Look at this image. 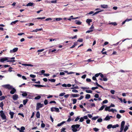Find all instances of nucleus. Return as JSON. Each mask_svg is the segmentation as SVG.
Returning <instances> with one entry per match:
<instances>
[{
    "label": "nucleus",
    "instance_id": "nucleus-1",
    "mask_svg": "<svg viewBox=\"0 0 132 132\" xmlns=\"http://www.w3.org/2000/svg\"><path fill=\"white\" fill-rule=\"evenodd\" d=\"M3 87L6 89H12V90L10 92V93L11 94H14L16 91L14 88H13L12 86L9 84L4 85L3 86Z\"/></svg>",
    "mask_w": 132,
    "mask_h": 132
},
{
    "label": "nucleus",
    "instance_id": "nucleus-2",
    "mask_svg": "<svg viewBox=\"0 0 132 132\" xmlns=\"http://www.w3.org/2000/svg\"><path fill=\"white\" fill-rule=\"evenodd\" d=\"M80 126V125L79 124L73 125L71 126L72 131L73 132H76L79 130L81 128H79L78 129H77L79 128Z\"/></svg>",
    "mask_w": 132,
    "mask_h": 132
},
{
    "label": "nucleus",
    "instance_id": "nucleus-3",
    "mask_svg": "<svg viewBox=\"0 0 132 132\" xmlns=\"http://www.w3.org/2000/svg\"><path fill=\"white\" fill-rule=\"evenodd\" d=\"M0 116L2 120H7L6 117L5 115V113L2 110L0 111Z\"/></svg>",
    "mask_w": 132,
    "mask_h": 132
},
{
    "label": "nucleus",
    "instance_id": "nucleus-4",
    "mask_svg": "<svg viewBox=\"0 0 132 132\" xmlns=\"http://www.w3.org/2000/svg\"><path fill=\"white\" fill-rule=\"evenodd\" d=\"M110 108L109 107V106H106L105 108V110L106 111H108L109 112H114V111L116 112H117V111L115 109H110Z\"/></svg>",
    "mask_w": 132,
    "mask_h": 132
},
{
    "label": "nucleus",
    "instance_id": "nucleus-5",
    "mask_svg": "<svg viewBox=\"0 0 132 132\" xmlns=\"http://www.w3.org/2000/svg\"><path fill=\"white\" fill-rule=\"evenodd\" d=\"M51 109L52 112L56 111L58 112H60L59 109L57 108L52 107L51 108Z\"/></svg>",
    "mask_w": 132,
    "mask_h": 132
},
{
    "label": "nucleus",
    "instance_id": "nucleus-6",
    "mask_svg": "<svg viewBox=\"0 0 132 132\" xmlns=\"http://www.w3.org/2000/svg\"><path fill=\"white\" fill-rule=\"evenodd\" d=\"M43 104H41L40 103H38L37 104L36 109L38 110L40 108H41L43 107Z\"/></svg>",
    "mask_w": 132,
    "mask_h": 132
},
{
    "label": "nucleus",
    "instance_id": "nucleus-7",
    "mask_svg": "<svg viewBox=\"0 0 132 132\" xmlns=\"http://www.w3.org/2000/svg\"><path fill=\"white\" fill-rule=\"evenodd\" d=\"M18 98V96L16 94H14L12 97V98L14 101L17 100Z\"/></svg>",
    "mask_w": 132,
    "mask_h": 132
},
{
    "label": "nucleus",
    "instance_id": "nucleus-8",
    "mask_svg": "<svg viewBox=\"0 0 132 132\" xmlns=\"http://www.w3.org/2000/svg\"><path fill=\"white\" fill-rule=\"evenodd\" d=\"M18 50V47L15 48H13L12 50H11L10 51V52L11 53H12L16 52Z\"/></svg>",
    "mask_w": 132,
    "mask_h": 132
},
{
    "label": "nucleus",
    "instance_id": "nucleus-9",
    "mask_svg": "<svg viewBox=\"0 0 132 132\" xmlns=\"http://www.w3.org/2000/svg\"><path fill=\"white\" fill-rule=\"evenodd\" d=\"M9 58L7 57H6L5 58H1L0 60V62H3L5 61H7L8 60V58Z\"/></svg>",
    "mask_w": 132,
    "mask_h": 132
},
{
    "label": "nucleus",
    "instance_id": "nucleus-10",
    "mask_svg": "<svg viewBox=\"0 0 132 132\" xmlns=\"http://www.w3.org/2000/svg\"><path fill=\"white\" fill-rule=\"evenodd\" d=\"M33 86H35L36 87H46V86L40 85H36V84H33Z\"/></svg>",
    "mask_w": 132,
    "mask_h": 132
},
{
    "label": "nucleus",
    "instance_id": "nucleus-11",
    "mask_svg": "<svg viewBox=\"0 0 132 132\" xmlns=\"http://www.w3.org/2000/svg\"><path fill=\"white\" fill-rule=\"evenodd\" d=\"M14 113L13 112H11V111L10 112H9V114L11 116V118L12 119L13 118V116Z\"/></svg>",
    "mask_w": 132,
    "mask_h": 132
},
{
    "label": "nucleus",
    "instance_id": "nucleus-12",
    "mask_svg": "<svg viewBox=\"0 0 132 132\" xmlns=\"http://www.w3.org/2000/svg\"><path fill=\"white\" fill-rule=\"evenodd\" d=\"M101 7L103 8H108V6L107 5H101Z\"/></svg>",
    "mask_w": 132,
    "mask_h": 132
},
{
    "label": "nucleus",
    "instance_id": "nucleus-13",
    "mask_svg": "<svg viewBox=\"0 0 132 132\" xmlns=\"http://www.w3.org/2000/svg\"><path fill=\"white\" fill-rule=\"evenodd\" d=\"M72 96L73 97H78L79 96V94H72L71 95V96Z\"/></svg>",
    "mask_w": 132,
    "mask_h": 132
},
{
    "label": "nucleus",
    "instance_id": "nucleus-14",
    "mask_svg": "<svg viewBox=\"0 0 132 132\" xmlns=\"http://www.w3.org/2000/svg\"><path fill=\"white\" fill-rule=\"evenodd\" d=\"M25 128L24 127L22 126L21 128V130H19L20 132H24L23 131L25 129Z\"/></svg>",
    "mask_w": 132,
    "mask_h": 132
},
{
    "label": "nucleus",
    "instance_id": "nucleus-15",
    "mask_svg": "<svg viewBox=\"0 0 132 132\" xmlns=\"http://www.w3.org/2000/svg\"><path fill=\"white\" fill-rule=\"evenodd\" d=\"M66 122L65 121H63L60 123H58L57 126L58 127H59L61 126L62 125H63L64 123H65Z\"/></svg>",
    "mask_w": 132,
    "mask_h": 132
},
{
    "label": "nucleus",
    "instance_id": "nucleus-16",
    "mask_svg": "<svg viewBox=\"0 0 132 132\" xmlns=\"http://www.w3.org/2000/svg\"><path fill=\"white\" fill-rule=\"evenodd\" d=\"M36 117L37 118H40V114L39 111H37L36 114Z\"/></svg>",
    "mask_w": 132,
    "mask_h": 132
},
{
    "label": "nucleus",
    "instance_id": "nucleus-17",
    "mask_svg": "<svg viewBox=\"0 0 132 132\" xmlns=\"http://www.w3.org/2000/svg\"><path fill=\"white\" fill-rule=\"evenodd\" d=\"M86 22L88 24H90V23L92 22V20L88 19H87L86 20Z\"/></svg>",
    "mask_w": 132,
    "mask_h": 132
},
{
    "label": "nucleus",
    "instance_id": "nucleus-18",
    "mask_svg": "<svg viewBox=\"0 0 132 132\" xmlns=\"http://www.w3.org/2000/svg\"><path fill=\"white\" fill-rule=\"evenodd\" d=\"M23 93L22 94V95L23 97H25L27 95V94L26 92H23Z\"/></svg>",
    "mask_w": 132,
    "mask_h": 132
},
{
    "label": "nucleus",
    "instance_id": "nucleus-19",
    "mask_svg": "<svg viewBox=\"0 0 132 132\" xmlns=\"http://www.w3.org/2000/svg\"><path fill=\"white\" fill-rule=\"evenodd\" d=\"M28 101V99H26L25 100H23V105H25L26 104Z\"/></svg>",
    "mask_w": 132,
    "mask_h": 132
},
{
    "label": "nucleus",
    "instance_id": "nucleus-20",
    "mask_svg": "<svg viewBox=\"0 0 132 132\" xmlns=\"http://www.w3.org/2000/svg\"><path fill=\"white\" fill-rule=\"evenodd\" d=\"M34 4L33 3L29 2L27 4L26 6H32Z\"/></svg>",
    "mask_w": 132,
    "mask_h": 132
},
{
    "label": "nucleus",
    "instance_id": "nucleus-21",
    "mask_svg": "<svg viewBox=\"0 0 132 132\" xmlns=\"http://www.w3.org/2000/svg\"><path fill=\"white\" fill-rule=\"evenodd\" d=\"M95 84L97 86L100 87V88H101L103 89V87L102 86H101V85H100L99 84H98V82H97V81H96V82Z\"/></svg>",
    "mask_w": 132,
    "mask_h": 132
},
{
    "label": "nucleus",
    "instance_id": "nucleus-22",
    "mask_svg": "<svg viewBox=\"0 0 132 132\" xmlns=\"http://www.w3.org/2000/svg\"><path fill=\"white\" fill-rule=\"evenodd\" d=\"M110 24L113 25L114 26H116L117 25V23L116 22H112L109 23Z\"/></svg>",
    "mask_w": 132,
    "mask_h": 132
},
{
    "label": "nucleus",
    "instance_id": "nucleus-23",
    "mask_svg": "<svg viewBox=\"0 0 132 132\" xmlns=\"http://www.w3.org/2000/svg\"><path fill=\"white\" fill-rule=\"evenodd\" d=\"M90 97V94H87L85 96V98L87 99H89Z\"/></svg>",
    "mask_w": 132,
    "mask_h": 132
},
{
    "label": "nucleus",
    "instance_id": "nucleus-24",
    "mask_svg": "<svg viewBox=\"0 0 132 132\" xmlns=\"http://www.w3.org/2000/svg\"><path fill=\"white\" fill-rule=\"evenodd\" d=\"M105 105H103L102 106H101V108L98 110L99 111H101L104 108H105Z\"/></svg>",
    "mask_w": 132,
    "mask_h": 132
},
{
    "label": "nucleus",
    "instance_id": "nucleus-25",
    "mask_svg": "<svg viewBox=\"0 0 132 132\" xmlns=\"http://www.w3.org/2000/svg\"><path fill=\"white\" fill-rule=\"evenodd\" d=\"M18 20H16L14 21H13L11 23V24L12 25H13V24H15L16 23L18 22Z\"/></svg>",
    "mask_w": 132,
    "mask_h": 132
},
{
    "label": "nucleus",
    "instance_id": "nucleus-26",
    "mask_svg": "<svg viewBox=\"0 0 132 132\" xmlns=\"http://www.w3.org/2000/svg\"><path fill=\"white\" fill-rule=\"evenodd\" d=\"M75 21L77 22H76V23L78 25H80L81 23V22L80 21H78L77 20H76Z\"/></svg>",
    "mask_w": 132,
    "mask_h": 132
},
{
    "label": "nucleus",
    "instance_id": "nucleus-27",
    "mask_svg": "<svg viewBox=\"0 0 132 132\" xmlns=\"http://www.w3.org/2000/svg\"><path fill=\"white\" fill-rule=\"evenodd\" d=\"M110 119V118L109 116H107L105 118V120H109Z\"/></svg>",
    "mask_w": 132,
    "mask_h": 132
},
{
    "label": "nucleus",
    "instance_id": "nucleus-28",
    "mask_svg": "<svg viewBox=\"0 0 132 132\" xmlns=\"http://www.w3.org/2000/svg\"><path fill=\"white\" fill-rule=\"evenodd\" d=\"M119 126V125L118 124H116L114 125H112V128H115L117 127H118Z\"/></svg>",
    "mask_w": 132,
    "mask_h": 132
},
{
    "label": "nucleus",
    "instance_id": "nucleus-29",
    "mask_svg": "<svg viewBox=\"0 0 132 132\" xmlns=\"http://www.w3.org/2000/svg\"><path fill=\"white\" fill-rule=\"evenodd\" d=\"M112 127V125L111 124H109L107 128L109 129L111 128Z\"/></svg>",
    "mask_w": 132,
    "mask_h": 132
},
{
    "label": "nucleus",
    "instance_id": "nucleus-30",
    "mask_svg": "<svg viewBox=\"0 0 132 132\" xmlns=\"http://www.w3.org/2000/svg\"><path fill=\"white\" fill-rule=\"evenodd\" d=\"M41 98V96H37L35 97L34 99L35 100H39Z\"/></svg>",
    "mask_w": 132,
    "mask_h": 132
},
{
    "label": "nucleus",
    "instance_id": "nucleus-31",
    "mask_svg": "<svg viewBox=\"0 0 132 132\" xmlns=\"http://www.w3.org/2000/svg\"><path fill=\"white\" fill-rule=\"evenodd\" d=\"M41 122L42 123L41 124V127L42 128H44L45 127V125L44 123H43V121H41Z\"/></svg>",
    "mask_w": 132,
    "mask_h": 132
},
{
    "label": "nucleus",
    "instance_id": "nucleus-32",
    "mask_svg": "<svg viewBox=\"0 0 132 132\" xmlns=\"http://www.w3.org/2000/svg\"><path fill=\"white\" fill-rule=\"evenodd\" d=\"M48 80L49 81H50L52 82H55V80L54 79H48Z\"/></svg>",
    "mask_w": 132,
    "mask_h": 132
},
{
    "label": "nucleus",
    "instance_id": "nucleus-33",
    "mask_svg": "<svg viewBox=\"0 0 132 132\" xmlns=\"http://www.w3.org/2000/svg\"><path fill=\"white\" fill-rule=\"evenodd\" d=\"M102 11V10H100V11H96V12H95L93 14V15H95L96 14H98V13L101 12Z\"/></svg>",
    "mask_w": 132,
    "mask_h": 132
},
{
    "label": "nucleus",
    "instance_id": "nucleus-34",
    "mask_svg": "<svg viewBox=\"0 0 132 132\" xmlns=\"http://www.w3.org/2000/svg\"><path fill=\"white\" fill-rule=\"evenodd\" d=\"M45 18V17H43L37 18L35 19H38V20H39V19L42 20V19H44Z\"/></svg>",
    "mask_w": 132,
    "mask_h": 132
},
{
    "label": "nucleus",
    "instance_id": "nucleus-35",
    "mask_svg": "<svg viewBox=\"0 0 132 132\" xmlns=\"http://www.w3.org/2000/svg\"><path fill=\"white\" fill-rule=\"evenodd\" d=\"M69 118L67 121V122H69L71 121V117L70 116H68Z\"/></svg>",
    "mask_w": 132,
    "mask_h": 132
},
{
    "label": "nucleus",
    "instance_id": "nucleus-36",
    "mask_svg": "<svg viewBox=\"0 0 132 132\" xmlns=\"http://www.w3.org/2000/svg\"><path fill=\"white\" fill-rule=\"evenodd\" d=\"M4 106V104L3 102H2L0 103V107L2 108V109H3V106Z\"/></svg>",
    "mask_w": 132,
    "mask_h": 132
},
{
    "label": "nucleus",
    "instance_id": "nucleus-37",
    "mask_svg": "<svg viewBox=\"0 0 132 132\" xmlns=\"http://www.w3.org/2000/svg\"><path fill=\"white\" fill-rule=\"evenodd\" d=\"M5 97L4 96H2L0 97V101H2L5 99Z\"/></svg>",
    "mask_w": 132,
    "mask_h": 132
},
{
    "label": "nucleus",
    "instance_id": "nucleus-38",
    "mask_svg": "<svg viewBox=\"0 0 132 132\" xmlns=\"http://www.w3.org/2000/svg\"><path fill=\"white\" fill-rule=\"evenodd\" d=\"M121 115L120 114H118L117 115V118L119 119L121 118Z\"/></svg>",
    "mask_w": 132,
    "mask_h": 132
},
{
    "label": "nucleus",
    "instance_id": "nucleus-39",
    "mask_svg": "<svg viewBox=\"0 0 132 132\" xmlns=\"http://www.w3.org/2000/svg\"><path fill=\"white\" fill-rule=\"evenodd\" d=\"M98 116H96V117H93L92 118V119L93 120H96L97 118H98Z\"/></svg>",
    "mask_w": 132,
    "mask_h": 132
},
{
    "label": "nucleus",
    "instance_id": "nucleus-40",
    "mask_svg": "<svg viewBox=\"0 0 132 132\" xmlns=\"http://www.w3.org/2000/svg\"><path fill=\"white\" fill-rule=\"evenodd\" d=\"M57 0L52 1L50 2L52 3H57Z\"/></svg>",
    "mask_w": 132,
    "mask_h": 132
},
{
    "label": "nucleus",
    "instance_id": "nucleus-41",
    "mask_svg": "<svg viewBox=\"0 0 132 132\" xmlns=\"http://www.w3.org/2000/svg\"><path fill=\"white\" fill-rule=\"evenodd\" d=\"M128 129V127L127 126H125V128L124 129V132H126L127 130Z\"/></svg>",
    "mask_w": 132,
    "mask_h": 132
},
{
    "label": "nucleus",
    "instance_id": "nucleus-42",
    "mask_svg": "<svg viewBox=\"0 0 132 132\" xmlns=\"http://www.w3.org/2000/svg\"><path fill=\"white\" fill-rule=\"evenodd\" d=\"M77 35H76L75 36H74L73 37H71L69 38L70 39H76L77 38Z\"/></svg>",
    "mask_w": 132,
    "mask_h": 132
},
{
    "label": "nucleus",
    "instance_id": "nucleus-43",
    "mask_svg": "<svg viewBox=\"0 0 132 132\" xmlns=\"http://www.w3.org/2000/svg\"><path fill=\"white\" fill-rule=\"evenodd\" d=\"M55 20L56 21H59L62 20V19L61 18H56Z\"/></svg>",
    "mask_w": 132,
    "mask_h": 132
},
{
    "label": "nucleus",
    "instance_id": "nucleus-44",
    "mask_svg": "<svg viewBox=\"0 0 132 132\" xmlns=\"http://www.w3.org/2000/svg\"><path fill=\"white\" fill-rule=\"evenodd\" d=\"M85 91L86 92L88 93H92V91L90 90H86Z\"/></svg>",
    "mask_w": 132,
    "mask_h": 132
},
{
    "label": "nucleus",
    "instance_id": "nucleus-45",
    "mask_svg": "<svg viewBox=\"0 0 132 132\" xmlns=\"http://www.w3.org/2000/svg\"><path fill=\"white\" fill-rule=\"evenodd\" d=\"M44 104L45 105H46L48 104V101L46 99L45 100L44 102Z\"/></svg>",
    "mask_w": 132,
    "mask_h": 132
},
{
    "label": "nucleus",
    "instance_id": "nucleus-46",
    "mask_svg": "<svg viewBox=\"0 0 132 132\" xmlns=\"http://www.w3.org/2000/svg\"><path fill=\"white\" fill-rule=\"evenodd\" d=\"M125 122L124 121H122L121 122V126H124L125 125Z\"/></svg>",
    "mask_w": 132,
    "mask_h": 132
},
{
    "label": "nucleus",
    "instance_id": "nucleus-47",
    "mask_svg": "<svg viewBox=\"0 0 132 132\" xmlns=\"http://www.w3.org/2000/svg\"><path fill=\"white\" fill-rule=\"evenodd\" d=\"M30 76L32 78H35L36 77V76L32 75V74H31L30 75Z\"/></svg>",
    "mask_w": 132,
    "mask_h": 132
},
{
    "label": "nucleus",
    "instance_id": "nucleus-48",
    "mask_svg": "<svg viewBox=\"0 0 132 132\" xmlns=\"http://www.w3.org/2000/svg\"><path fill=\"white\" fill-rule=\"evenodd\" d=\"M65 94V93H64V92L61 93L59 94V96H63V95H64Z\"/></svg>",
    "mask_w": 132,
    "mask_h": 132
},
{
    "label": "nucleus",
    "instance_id": "nucleus-49",
    "mask_svg": "<svg viewBox=\"0 0 132 132\" xmlns=\"http://www.w3.org/2000/svg\"><path fill=\"white\" fill-rule=\"evenodd\" d=\"M84 120V119L83 117H81L79 121L80 122H82Z\"/></svg>",
    "mask_w": 132,
    "mask_h": 132
},
{
    "label": "nucleus",
    "instance_id": "nucleus-50",
    "mask_svg": "<svg viewBox=\"0 0 132 132\" xmlns=\"http://www.w3.org/2000/svg\"><path fill=\"white\" fill-rule=\"evenodd\" d=\"M93 130L95 132H97L99 130V129L96 128H93Z\"/></svg>",
    "mask_w": 132,
    "mask_h": 132
},
{
    "label": "nucleus",
    "instance_id": "nucleus-51",
    "mask_svg": "<svg viewBox=\"0 0 132 132\" xmlns=\"http://www.w3.org/2000/svg\"><path fill=\"white\" fill-rule=\"evenodd\" d=\"M73 104H75L77 102V100L75 99H73Z\"/></svg>",
    "mask_w": 132,
    "mask_h": 132
},
{
    "label": "nucleus",
    "instance_id": "nucleus-52",
    "mask_svg": "<svg viewBox=\"0 0 132 132\" xmlns=\"http://www.w3.org/2000/svg\"><path fill=\"white\" fill-rule=\"evenodd\" d=\"M80 119L79 116H78L75 119L74 121L75 122H76L79 119Z\"/></svg>",
    "mask_w": 132,
    "mask_h": 132
},
{
    "label": "nucleus",
    "instance_id": "nucleus-53",
    "mask_svg": "<svg viewBox=\"0 0 132 132\" xmlns=\"http://www.w3.org/2000/svg\"><path fill=\"white\" fill-rule=\"evenodd\" d=\"M102 121V118H99L97 120V121L98 122H101Z\"/></svg>",
    "mask_w": 132,
    "mask_h": 132
},
{
    "label": "nucleus",
    "instance_id": "nucleus-54",
    "mask_svg": "<svg viewBox=\"0 0 132 132\" xmlns=\"http://www.w3.org/2000/svg\"><path fill=\"white\" fill-rule=\"evenodd\" d=\"M83 41V39L82 38H79L77 41L78 42H82Z\"/></svg>",
    "mask_w": 132,
    "mask_h": 132
},
{
    "label": "nucleus",
    "instance_id": "nucleus-55",
    "mask_svg": "<svg viewBox=\"0 0 132 132\" xmlns=\"http://www.w3.org/2000/svg\"><path fill=\"white\" fill-rule=\"evenodd\" d=\"M108 101L107 100H105L103 101V104L106 103H108Z\"/></svg>",
    "mask_w": 132,
    "mask_h": 132
},
{
    "label": "nucleus",
    "instance_id": "nucleus-56",
    "mask_svg": "<svg viewBox=\"0 0 132 132\" xmlns=\"http://www.w3.org/2000/svg\"><path fill=\"white\" fill-rule=\"evenodd\" d=\"M49 103L50 104H52V103H53L56 104V102L54 101H51L50 102H49Z\"/></svg>",
    "mask_w": 132,
    "mask_h": 132
},
{
    "label": "nucleus",
    "instance_id": "nucleus-57",
    "mask_svg": "<svg viewBox=\"0 0 132 132\" xmlns=\"http://www.w3.org/2000/svg\"><path fill=\"white\" fill-rule=\"evenodd\" d=\"M66 129V128H63L61 129V132H64L65 131H65V130Z\"/></svg>",
    "mask_w": 132,
    "mask_h": 132
},
{
    "label": "nucleus",
    "instance_id": "nucleus-58",
    "mask_svg": "<svg viewBox=\"0 0 132 132\" xmlns=\"http://www.w3.org/2000/svg\"><path fill=\"white\" fill-rule=\"evenodd\" d=\"M98 88V87H92L91 88V89L92 90H94L96 89H97Z\"/></svg>",
    "mask_w": 132,
    "mask_h": 132
},
{
    "label": "nucleus",
    "instance_id": "nucleus-59",
    "mask_svg": "<svg viewBox=\"0 0 132 132\" xmlns=\"http://www.w3.org/2000/svg\"><path fill=\"white\" fill-rule=\"evenodd\" d=\"M90 120L89 119H87L86 120V123L87 124H89L90 123Z\"/></svg>",
    "mask_w": 132,
    "mask_h": 132
},
{
    "label": "nucleus",
    "instance_id": "nucleus-60",
    "mask_svg": "<svg viewBox=\"0 0 132 132\" xmlns=\"http://www.w3.org/2000/svg\"><path fill=\"white\" fill-rule=\"evenodd\" d=\"M101 74V73H97V74H96L95 75V76L96 77H98L100 75V74Z\"/></svg>",
    "mask_w": 132,
    "mask_h": 132
},
{
    "label": "nucleus",
    "instance_id": "nucleus-61",
    "mask_svg": "<svg viewBox=\"0 0 132 132\" xmlns=\"http://www.w3.org/2000/svg\"><path fill=\"white\" fill-rule=\"evenodd\" d=\"M92 79L94 80H95L96 81H97V80L96 77L95 76H93L92 77Z\"/></svg>",
    "mask_w": 132,
    "mask_h": 132
},
{
    "label": "nucleus",
    "instance_id": "nucleus-62",
    "mask_svg": "<svg viewBox=\"0 0 132 132\" xmlns=\"http://www.w3.org/2000/svg\"><path fill=\"white\" fill-rule=\"evenodd\" d=\"M44 50V49H42L41 50H38L37 51V52H43Z\"/></svg>",
    "mask_w": 132,
    "mask_h": 132
},
{
    "label": "nucleus",
    "instance_id": "nucleus-63",
    "mask_svg": "<svg viewBox=\"0 0 132 132\" xmlns=\"http://www.w3.org/2000/svg\"><path fill=\"white\" fill-rule=\"evenodd\" d=\"M52 20V19L51 18H47L45 19L46 21H50Z\"/></svg>",
    "mask_w": 132,
    "mask_h": 132
},
{
    "label": "nucleus",
    "instance_id": "nucleus-64",
    "mask_svg": "<svg viewBox=\"0 0 132 132\" xmlns=\"http://www.w3.org/2000/svg\"><path fill=\"white\" fill-rule=\"evenodd\" d=\"M94 97L96 98H98L99 97V95L98 94H96L94 95Z\"/></svg>",
    "mask_w": 132,
    "mask_h": 132
}]
</instances>
